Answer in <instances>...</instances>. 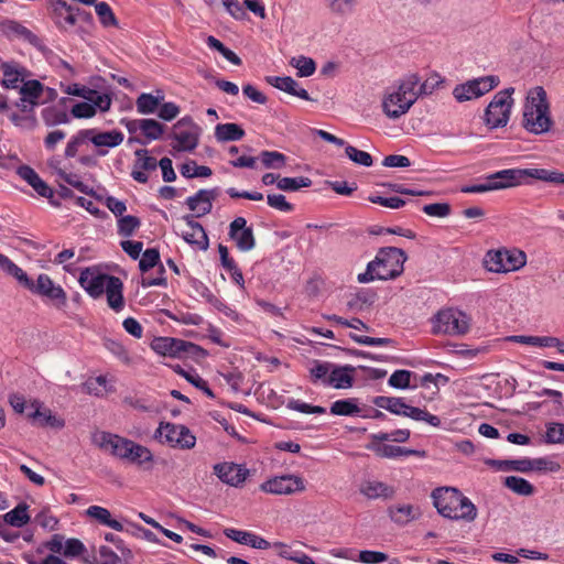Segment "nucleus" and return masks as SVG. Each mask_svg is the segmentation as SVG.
Here are the masks:
<instances>
[{"mask_svg": "<svg viewBox=\"0 0 564 564\" xmlns=\"http://www.w3.org/2000/svg\"><path fill=\"white\" fill-rule=\"evenodd\" d=\"M420 84L417 73L404 75L394 86L387 88L382 97V111L392 120L408 113L411 107L416 102L417 95L414 93V86Z\"/></svg>", "mask_w": 564, "mask_h": 564, "instance_id": "1", "label": "nucleus"}, {"mask_svg": "<svg viewBox=\"0 0 564 564\" xmlns=\"http://www.w3.org/2000/svg\"><path fill=\"white\" fill-rule=\"evenodd\" d=\"M431 498L437 512L444 518L467 522L477 518L476 506L454 487L436 488L432 491Z\"/></svg>", "mask_w": 564, "mask_h": 564, "instance_id": "2", "label": "nucleus"}, {"mask_svg": "<svg viewBox=\"0 0 564 564\" xmlns=\"http://www.w3.org/2000/svg\"><path fill=\"white\" fill-rule=\"evenodd\" d=\"M522 118V126L530 133L543 134L550 131L553 120L546 91L543 87L536 86L529 91L523 106Z\"/></svg>", "mask_w": 564, "mask_h": 564, "instance_id": "3", "label": "nucleus"}, {"mask_svg": "<svg viewBox=\"0 0 564 564\" xmlns=\"http://www.w3.org/2000/svg\"><path fill=\"white\" fill-rule=\"evenodd\" d=\"M408 257L402 249L395 247L381 248L376 258L367 265L364 273L358 274V282L369 283L375 280H389L403 272V264Z\"/></svg>", "mask_w": 564, "mask_h": 564, "instance_id": "4", "label": "nucleus"}, {"mask_svg": "<svg viewBox=\"0 0 564 564\" xmlns=\"http://www.w3.org/2000/svg\"><path fill=\"white\" fill-rule=\"evenodd\" d=\"M527 178H535L552 184H564V173L547 169H507L486 176L492 184L494 191L519 186Z\"/></svg>", "mask_w": 564, "mask_h": 564, "instance_id": "5", "label": "nucleus"}, {"mask_svg": "<svg viewBox=\"0 0 564 564\" xmlns=\"http://www.w3.org/2000/svg\"><path fill=\"white\" fill-rule=\"evenodd\" d=\"M373 404L395 415L406 416L415 421H424L434 427L441 425V419L427 411L409 405L403 398L379 395L373 399Z\"/></svg>", "mask_w": 564, "mask_h": 564, "instance_id": "6", "label": "nucleus"}, {"mask_svg": "<svg viewBox=\"0 0 564 564\" xmlns=\"http://www.w3.org/2000/svg\"><path fill=\"white\" fill-rule=\"evenodd\" d=\"M488 271L508 273L518 271L527 263V254L519 249L489 250L484 259Z\"/></svg>", "mask_w": 564, "mask_h": 564, "instance_id": "7", "label": "nucleus"}, {"mask_svg": "<svg viewBox=\"0 0 564 564\" xmlns=\"http://www.w3.org/2000/svg\"><path fill=\"white\" fill-rule=\"evenodd\" d=\"M514 88L509 87L498 91L485 111V122L490 129L507 126L513 105Z\"/></svg>", "mask_w": 564, "mask_h": 564, "instance_id": "8", "label": "nucleus"}, {"mask_svg": "<svg viewBox=\"0 0 564 564\" xmlns=\"http://www.w3.org/2000/svg\"><path fill=\"white\" fill-rule=\"evenodd\" d=\"M433 327L437 334L462 336L470 328V317L459 310H442L436 314Z\"/></svg>", "mask_w": 564, "mask_h": 564, "instance_id": "9", "label": "nucleus"}, {"mask_svg": "<svg viewBox=\"0 0 564 564\" xmlns=\"http://www.w3.org/2000/svg\"><path fill=\"white\" fill-rule=\"evenodd\" d=\"M154 438L161 444L182 449H191L196 444V437L188 427L173 423H160L154 433Z\"/></svg>", "mask_w": 564, "mask_h": 564, "instance_id": "10", "label": "nucleus"}, {"mask_svg": "<svg viewBox=\"0 0 564 564\" xmlns=\"http://www.w3.org/2000/svg\"><path fill=\"white\" fill-rule=\"evenodd\" d=\"M200 128L188 116L183 117L173 126L171 138L173 150L177 152H193L199 142Z\"/></svg>", "mask_w": 564, "mask_h": 564, "instance_id": "11", "label": "nucleus"}, {"mask_svg": "<svg viewBox=\"0 0 564 564\" xmlns=\"http://www.w3.org/2000/svg\"><path fill=\"white\" fill-rule=\"evenodd\" d=\"M151 347L159 355L177 358H182L185 356L199 357L206 355V351L198 345H195L183 339L171 337L155 338L152 341Z\"/></svg>", "mask_w": 564, "mask_h": 564, "instance_id": "12", "label": "nucleus"}, {"mask_svg": "<svg viewBox=\"0 0 564 564\" xmlns=\"http://www.w3.org/2000/svg\"><path fill=\"white\" fill-rule=\"evenodd\" d=\"M499 77L495 75L482 76L458 84L453 89V96L458 102L477 99L499 85Z\"/></svg>", "mask_w": 564, "mask_h": 564, "instance_id": "13", "label": "nucleus"}, {"mask_svg": "<svg viewBox=\"0 0 564 564\" xmlns=\"http://www.w3.org/2000/svg\"><path fill=\"white\" fill-rule=\"evenodd\" d=\"M306 489L303 477L295 474L274 476L260 485V490L276 496H291L303 492Z\"/></svg>", "mask_w": 564, "mask_h": 564, "instance_id": "14", "label": "nucleus"}, {"mask_svg": "<svg viewBox=\"0 0 564 564\" xmlns=\"http://www.w3.org/2000/svg\"><path fill=\"white\" fill-rule=\"evenodd\" d=\"M26 289L34 294L45 297L57 308L64 307L67 303V295L61 285H57L47 274H40L36 282L31 279Z\"/></svg>", "mask_w": 564, "mask_h": 564, "instance_id": "15", "label": "nucleus"}, {"mask_svg": "<svg viewBox=\"0 0 564 564\" xmlns=\"http://www.w3.org/2000/svg\"><path fill=\"white\" fill-rule=\"evenodd\" d=\"M213 470L221 482L235 488L242 487L250 475V470L248 468L232 462L215 464Z\"/></svg>", "mask_w": 564, "mask_h": 564, "instance_id": "16", "label": "nucleus"}, {"mask_svg": "<svg viewBox=\"0 0 564 564\" xmlns=\"http://www.w3.org/2000/svg\"><path fill=\"white\" fill-rule=\"evenodd\" d=\"M46 1L50 15L58 29L66 30L76 24L77 15L82 13L80 9L67 4L64 0Z\"/></svg>", "mask_w": 564, "mask_h": 564, "instance_id": "17", "label": "nucleus"}, {"mask_svg": "<svg viewBox=\"0 0 564 564\" xmlns=\"http://www.w3.org/2000/svg\"><path fill=\"white\" fill-rule=\"evenodd\" d=\"M228 236L242 252H248L256 247L253 229L247 226V220L243 217H236L229 224Z\"/></svg>", "mask_w": 564, "mask_h": 564, "instance_id": "18", "label": "nucleus"}, {"mask_svg": "<svg viewBox=\"0 0 564 564\" xmlns=\"http://www.w3.org/2000/svg\"><path fill=\"white\" fill-rule=\"evenodd\" d=\"M111 276L112 275L100 273L95 268H86L82 271L78 282L91 297L98 299L105 293Z\"/></svg>", "mask_w": 564, "mask_h": 564, "instance_id": "19", "label": "nucleus"}, {"mask_svg": "<svg viewBox=\"0 0 564 564\" xmlns=\"http://www.w3.org/2000/svg\"><path fill=\"white\" fill-rule=\"evenodd\" d=\"M94 442L101 449L123 460L130 440L116 434L100 432L94 436Z\"/></svg>", "mask_w": 564, "mask_h": 564, "instance_id": "20", "label": "nucleus"}, {"mask_svg": "<svg viewBox=\"0 0 564 564\" xmlns=\"http://www.w3.org/2000/svg\"><path fill=\"white\" fill-rule=\"evenodd\" d=\"M186 221L187 230L182 232L183 239L195 246L197 249L206 251L209 247L208 236L203 226L193 219V216L186 215L183 217Z\"/></svg>", "mask_w": 564, "mask_h": 564, "instance_id": "21", "label": "nucleus"}, {"mask_svg": "<svg viewBox=\"0 0 564 564\" xmlns=\"http://www.w3.org/2000/svg\"><path fill=\"white\" fill-rule=\"evenodd\" d=\"M216 197L217 189H199L195 195L187 197L186 205L196 217H203L212 212Z\"/></svg>", "mask_w": 564, "mask_h": 564, "instance_id": "22", "label": "nucleus"}, {"mask_svg": "<svg viewBox=\"0 0 564 564\" xmlns=\"http://www.w3.org/2000/svg\"><path fill=\"white\" fill-rule=\"evenodd\" d=\"M367 448L372 451L377 456L381 458H399L402 456H417L421 458L426 457L425 451L409 449L405 447L389 444L370 443L369 445H367Z\"/></svg>", "mask_w": 564, "mask_h": 564, "instance_id": "23", "label": "nucleus"}, {"mask_svg": "<svg viewBox=\"0 0 564 564\" xmlns=\"http://www.w3.org/2000/svg\"><path fill=\"white\" fill-rule=\"evenodd\" d=\"M388 516L392 522L403 527L417 520L422 516V512L419 507L403 503L390 506L388 508Z\"/></svg>", "mask_w": 564, "mask_h": 564, "instance_id": "24", "label": "nucleus"}, {"mask_svg": "<svg viewBox=\"0 0 564 564\" xmlns=\"http://www.w3.org/2000/svg\"><path fill=\"white\" fill-rule=\"evenodd\" d=\"M359 491L368 499L388 500L393 498L395 490L392 486L378 480H365L359 487Z\"/></svg>", "mask_w": 564, "mask_h": 564, "instance_id": "25", "label": "nucleus"}, {"mask_svg": "<svg viewBox=\"0 0 564 564\" xmlns=\"http://www.w3.org/2000/svg\"><path fill=\"white\" fill-rule=\"evenodd\" d=\"M355 368L352 366H336L333 365L330 373L326 380V386L335 389H349L354 383Z\"/></svg>", "mask_w": 564, "mask_h": 564, "instance_id": "26", "label": "nucleus"}, {"mask_svg": "<svg viewBox=\"0 0 564 564\" xmlns=\"http://www.w3.org/2000/svg\"><path fill=\"white\" fill-rule=\"evenodd\" d=\"M2 85L6 88L15 89L24 82L28 72L24 67L14 62H4L1 64Z\"/></svg>", "mask_w": 564, "mask_h": 564, "instance_id": "27", "label": "nucleus"}, {"mask_svg": "<svg viewBox=\"0 0 564 564\" xmlns=\"http://www.w3.org/2000/svg\"><path fill=\"white\" fill-rule=\"evenodd\" d=\"M18 175L24 180L40 196L53 197V189L30 166L22 165L18 169Z\"/></svg>", "mask_w": 564, "mask_h": 564, "instance_id": "28", "label": "nucleus"}, {"mask_svg": "<svg viewBox=\"0 0 564 564\" xmlns=\"http://www.w3.org/2000/svg\"><path fill=\"white\" fill-rule=\"evenodd\" d=\"M267 82L274 88L288 93L292 96L304 100H311L308 93L304 88H301L299 83L290 76H269L267 77Z\"/></svg>", "mask_w": 564, "mask_h": 564, "instance_id": "29", "label": "nucleus"}, {"mask_svg": "<svg viewBox=\"0 0 564 564\" xmlns=\"http://www.w3.org/2000/svg\"><path fill=\"white\" fill-rule=\"evenodd\" d=\"M31 405L35 410L30 414V417L37 421L41 426L62 429L65 425L64 420L54 415L51 410L42 409V404L37 400H34Z\"/></svg>", "mask_w": 564, "mask_h": 564, "instance_id": "30", "label": "nucleus"}, {"mask_svg": "<svg viewBox=\"0 0 564 564\" xmlns=\"http://www.w3.org/2000/svg\"><path fill=\"white\" fill-rule=\"evenodd\" d=\"M122 289L123 284L121 280L117 276H111V279H109L108 288L105 290L107 303L109 307L116 312H120L124 305Z\"/></svg>", "mask_w": 564, "mask_h": 564, "instance_id": "31", "label": "nucleus"}, {"mask_svg": "<svg viewBox=\"0 0 564 564\" xmlns=\"http://www.w3.org/2000/svg\"><path fill=\"white\" fill-rule=\"evenodd\" d=\"M124 453L126 455L123 457V460H127L131 464L142 465L144 463L153 462V454L151 453V451L148 447L134 443L131 440Z\"/></svg>", "mask_w": 564, "mask_h": 564, "instance_id": "32", "label": "nucleus"}, {"mask_svg": "<svg viewBox=\"0 0 564 564\" xmlns=\"http://www.w3.org/2000/svg\"><path fill=\"white\" fill-rule=\"evenodd\" d=\"M86 514L102 525L109 527L116 531H122L123 525L118 521L112 519L111 513L108 509L100 506H90L86 510Z\"/></svg>", "mask_w": 564, "mask_h": 564, "instance_id": "33", "label": "nucleus"}, {"mask_svg": "<svg viewBox=\"0 0 564 564\" xmlns=\"http://www.w3.org/2000/svg\"><path fill=\"white\" fill-rule=\"evenodd\" d=\"M215 137L220 142L238 141L245 137V130L237 123H219L215 128Z\"/></svg>", "mask_w": 564, "mask_h": 564, "instance_id": "34", "label": "nucleus"}, {"mask_svg": "<svg viewBox=\"0 0 564 564\" xmlns=\"http://www.w3.org/2000/svg\"><path fill=\"white\" fill-rule=\"evenodd\" d=\"M0 519L14 528L24 527L30 521V516L28 513V505L19 503L14 509L3 514Z\"/></svg>", "mask_w": 564, "mask_h": 564, "instance_id": "35", "label": "nucleus"}, {"mask_svg": "<svg viewBox=\"0 0 564 564\" xmlns=\"http://www.w3.org/2000/svg\"><path fill=\"white\" fill-rule=\"evenodd\" d=\"M330 413L339 416H354L360 413L358 400L355 398L341 399L332 403Z\"/></svg>", "mask_w": 564, "mask_h": 564, "instance_id": "36", "label": "nucleus"}, {"mask_svg": "<svg viewBox=\"0 0 564 564\" xmlns=\"http://www.w3.org/2000/svg\"><path fill=\"white\" fill-rule=\"evenodd\" d=\"M508 340L534 347H553V345H557V338L552 336L513 335Z\"/></svg>", "mask_w": 564, "mask_h": 564, "instance_id": "37", "label": "nucleus"}, {"mask_svg": "<svg viewBox=\"0 0 564 564\" xmlns=\"http://www.w3.org/2000/svg\"><path fill=\"white\" fill-rule=\"evenodd\" d=\"M123 138V133L117 130L97 132L96 138L93 139V144L97 148H115L122 143Z\"/></svg>", "mask_w": 564, "mask_h": 564, "instance_id": "38", "label": "nucleus"}, {"mask_svg": "<svg viewBox=\"0 0 564 564\" xmlns=\"http://www.w3.org/2000/svg\"><path fill=\"white\" fill-rule=\"evenodd\" d=\"M505 486L520 496H531L534 487L527 479L518 476H508L503 480Z\"/></svg>", "mask_w": 564, "mask_h": 564, "instance_id": "39", "label": "nucleus"}, {"mask_svg": "<svg viewBox=\"0 0 564 564\" xmlns=\"http://www.w3.org/2000/svg\"><path fill=\"white\" fill-rule=\"evenodd\" d=\"M358 0H325L328 11L335 17L350 15Z\"/></svg>", "mask_w": 564, "mask_h": 564, "instance_id": "40", "label": "nucleus"}, {"mask_svg": "<svg viewBox=\"0 0 564 564\" xmlns=\"http://www.w3.org/2000/svg\"><path fill=\"white\" fill-rule=\"evenodd\" d=\"M289 63L292 67L296 68L299 77L312 76L316 70L314 59L304 55L294 56Z\"/></svg>", "mask_w": 564, "mask_h": 564, "instance_id": "41", "label": "nucleus"}, {"mask_svg": "<svg viewBox=\"0 0 564 564\" xmlns=\"http://www.w3.org/2000/svg\"><path fill=\"white\" fill-rule=\"evenodd\" d=\"M163 99V96H153L151 94H141L135 101L137 110L142 115H150L155 112V110L160 106V101Z\"/></svg>", "mask_w": 564, "mask_h": 564, "instance_id": "42", "label": "nucleus"}, {"mask_svg": "<svg viewBox=\"0 0 564 564\" xmlns=\"http://www.w3.org/2000/svg\"><path fill=\"white\" fill-rule=\"evenodd\" d=\"M0 268L8 274L14 276L24 288H26L30 278L20 267L12 262L7 256L0 254Z\"/></svg>", "mask_w": 564, "mask_h": 564, "instance_id": "43", "label": "nucleus"}, {"mask_svg": "<svg viewBox=\"0 0 564 564\" xmlns=\"http://www.w3.org/2000/svg\"><path fill=\"white\" fill-rule=\"evenodd\" d=\"M312 180L306 176L281 177L278 181V188L284 192H296L303 187H310Z\"/></svg>", "mask_w": 564, "mask_h": 564, "instance_id": "44", "label": "nucleus"}, {"mask_svg": "<svg viewBox=\"0 0 564 564\" xmlns=\"http://www.w3.org/2000/svg\"><path fill=\"white\" fill-rule=\"evenodd\" d=\"M442 83L443 79L438 74H432L423 82L420 79V84L414 86V93H416L417 99L421 96L433 94V91L437 89Z\"/></svg>", "mask_w": 564, "mask_h": 564, "instance_id": "45", "label": "nucleus"}, {"mask_svg": "<svg viewBox=\"0 0 564 564\" xmlns=\"http://www.w3.org/2000/svg\"><path fill=\"white\" fill-rule=\"evenodd\" d=\"M43 120L46 126L53 127L62 123L69 122V116L64 110H58L55 108H46L42 112Z\"/></svg>", "mask_w": 564, "mask_h": 564, "instance_id": "46", "label": "nucleus"}, {"mask_svg": "<svg viewBox=\"0 0 564 564\" xmlns=\"http://www.w3.org/2000/svg\"><path fill=\"white\" fill-rule=\"evenodd\" d=\"M140 225L141 221L135 216H120L118 219V234L122 237H130L140 227Z\"/></svg>", "mask_w": 564, "mask_h": 564, "instance_id": "47", "label": "nucleus"}, {"mask_svg": "<svg viewBox=\"0 0 564 564\" xmlns=\"http://www.w3.org/2000/svg\"><path fill=\"white\" fill-rule=\"evenodd\" d=\"M141 132L148 141L159 140L164 132V126L154 119H143Z\"/></svg>", "mask_w": 564, "mask_h": 564, "instance_id": "48", "label": "nucleus"}, {"mask_svg": "<svg viewBox=\"0 0 564 564\" xmlns=\"http://www.w3.org/2000/svg\"><path fill=\"white\" fill-rule=\"evenodd\" d=\"M345 153L349 160L358 165L369 167L373 163L372 156L368 152L359 150L352 145H346Z\"/></svg>", "mask_w": 564, "mask_h": 564, "instance_id": "49", "label": "nucleus"}, {"mask_svg": "<svg viewBox=\"0 0 564 564\" xmlns=\"http://www.w3.org/2000/svg\"><path fill=\"white\" fill-rule=\"evenodd\" d=\"M260 158L267 169H281L286 161L285 155L278 151H262Z\"/></svg>", "mask_w": 564, "mask_h": 564, "instance_id": "50", "label": "nucleus"}, {"mask_svg": "<svg viewBox=\"0 0 564 564\" xmlns=\"http://www.w3.org/2000/svg\"><path fill=\"white\" fill-rule=\"evenodd\" d=\"M333 364L330 362H322L315 360L313 366L310 368V375L313 382L322 381L326 384V380L330 373Z\"/></svg>", "mask_w": 564, "mask_h": 564, "instance_id": "51", "label": "nucleus"}, {"mask_svg": "<svg viewBox=\"0 0 564 564\" xmlns=\"http://www.w3.org/2000/svg\"><path fill=\"white\" fill-rule=\"evenodd\" d=\"M94 557L97 564H120L121 562L120 557L106 545L94 547Z\"/></svg>", "mask_w": 564, "mask_h": 564, "instance_id": "52", "label": "nucleus"}, {"mask_svg": "<svg viewBox=\"0 0 564 564\" xmlns=\"http://www.w3.org/2000/svg\"><path fill=\"white\" fill-rule=\"evenodd\" d=\"M137 156L135 167H139L143 171H154L156 170L159 162L155 158L150 156L148 150L139 149L134 152Z\"/></svg>", "mask_w": 564, "mask_h": 564, "instance_id": "53", "label": "nucleus"}, {"mask_svg": "<svg viewBox=\"0 0 564 564\" xmlns=\"http://www.w3.org/2000/svg\"><path fill=\"white\" fill-rule=\"evenodd\" d=\"M96 13L100 20V22L105 26H115L117 25V19L107 2H98L95 4Z\"/></svg>", "mask_w": 564, "mask_h": 564, "instance_id": "54", "label": "nucleus"}, {"mask_svg": "<svg viewBox=\"0 0 564 564\" xmlns=\"http://www.w3.org/2000/svg\"><path fill=\"white\" fill-rule=\"evenodd\" d=\"M10 120L12 121V123L23 130H33L36 124H37V120L34 116V113H15V112H12L10 116H9Z\"/></svg>", "mask_w": 564, "mask_h": 564, "instance_id": "55", "label": "nucleus"}, {"mask_svg": "<svg viewBox=\"0 0 564 564\" xmlns=\"http://www.w3.org/2000/svg\"><path fill=\"white\" fill-rule=\"evenodd\" d=\"M545 442L550 444L564 443V423H550L546 426Z\"/></svg>", "mask_w": 564, "mask_h": 564, "instance_id": "56", "label": "nucleus"}, {"mask_svg": "<svg viewBox=\"0 0 564 564\" xmlns=\"http://www.w3.org/2000/svg\"><path fill=\"white\" fill-rule=\"evenodd\" d=\"M44 87L39 80H28L23 82L20 94L26 98H30L32 101H37L40 98Z\"/></svg>", "mask_w": 564, "mask_h": 564, "instance_id": "57", "label": "nucleus"}, {"mask_svg": "<svg viewBox=\"0 0 564 564\" xmlns=\"http://www.w3.org/2000/svg\"><path fill=\"white\" fill-rule=\"evenodd\" d=\"M160 261V252L155 248H149L143 253L139 261V268L142 272H147L154 268Z\"/></svg>", "mask_w": 564, "mask_h": 564, "instance_id": "58", "label": "nucleus"}, {"mask_svg": "<svg viewBox=\"0 0 564 564\" xmlns=\"http://www.w3.org/2000/svg\"><path fill=\"white\" fill-rule=\"evenodd\" d=\"M422 210L431 217L446 218L451 215L452 208L448 203H433L424 205Z\"/></svg>", "mask_w": 564, "mask_h": 564, "instance_id": "59", "label": "nucleus"}, {"mask_svg": "<svg viewBox=\"0 0 564 564\" xmlns=\"http://www.w3.org/2000/svg\"><path fill=\"white\" fill-rule=\"evenodd\" d=\"M411 371L395 370L389 378L388 383L395 389H405L410 386Z\"/></svg>", "mask_w": 564, "mask_h": 564, "instance_id": "60", "label": "nucleus"}, {"mask_svg": "<svg viewBox=\"0 0 564 564\" xmlns=\"http://www.w3.org/2000/svg\"><path fill=\"white\" fill-rule=\"evenodd\" d=\"M178 373L182 375L193 386H195L196 388L202 390L207 397H209V398L215 397L213 391L209 389L207 382L202 377H199L197 373H191L185 370H180Z\"/></svg>", "mask_w": 564, "mask_h": 564, "instance_id": "61", "label": "nucleus"}, {"mask_svg": "<svg viewBox=\"0 0 564 564\" xmlns=\"http://www.w3.org/2000/svg\"><path fill=\"white\" fill-rule=\"evenodd\" d=\"M267 200L270 207L280 212L290 213L294 209V206L282 194H269Z\"/></svg>", "mask_w": 564, "mask_h": 564, "instance_id": "62", "label": "nucleus"}, {"mask_svg": "<svg viewBox=\"0 0 564 564\" xmlns=\"http://www.w3.org/2000/svg\"><path fill=\"white\" fill-rule=\"evenodd\" d=\"M107 349L115 355L122 364L130 365L131 357L124 346L115 340H108L106 343Z\"/></svg>", "mask_w": 564, "mask_h": 564, "instance_id": "63", "label": "nucleus"}, {"mask_svg": "<svg viewBox=\"0 0 564 564\" xmlns=\"http://www.w3.org/2000/svg\"><path fill=\"white\" fill-rule=\"evenodd\" d=\"M85 551L84 543L75 538L65 540L64 549L62 554L66 557H75L80 555Z\"/></svg>", "mask_w": 564, "mask_h": 564, "instance_id": "64", "label": "nucleus"}]
</instances>
